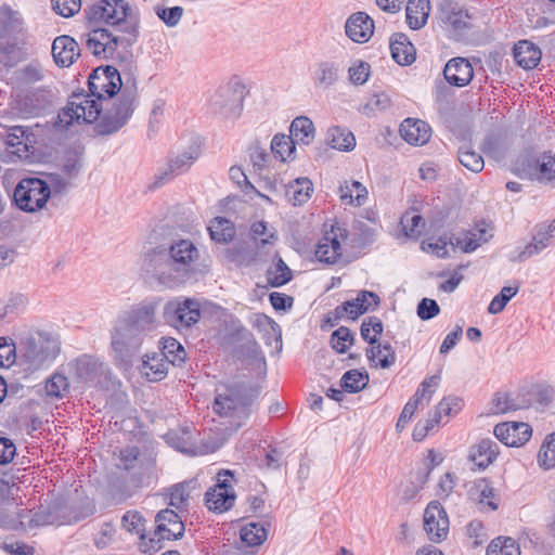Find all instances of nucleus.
Instances as JSON below:
<instances>
[{
  "label": "nucleus",
  "instance_id": "1",
  "mask_svg": "<svg viewBox=\"0 0 555 555\" xmlns=\"http://www.w3.org/2000/svg\"><path fill=\"white\" fill-rule=\"evenodd\" d=\"M158 300H143L124 311L111 331L109 354L115 365L128 370L144 339L157 327Z\"/></svg>",
  "mask_w": 555,
  "mask_h": 555
},
{
  "label": "nucleus",
  "instance_id": "2",
  "mask_svg": "<svg viewBox=\"0 0 555 555\" xmlns=\"http://www.w3.org/2000/svg\"><path fill=\"white\" fill-rule=\"evenodd\" d=\"M125 83L117 68L111 65L93 69L88 79L90 94H73L68 104L57 114L55 125L67 129L74 121L91 124L102 111L99 100L121 93Z\"/></svg>",
  "mask_w": 555,
  "mask_h": 555
},
{
  "label": "nucleus",
  "instance_id": "3",
  "mask_svg": "<svg viewBox=\"0 0 555 555\" xmlns=\"http://www.w3.org/2000/svg\"><path fill=\"white\" fill-rule=\"evenodd\" d=\"M253 389L245 383H233L217 389L212 409L221 417L229 420L232 428H240L250 413Z\"/></svg>",
  "mask_w": 555,
  "mask_h": 555
},
{
  "label": "nucleus",
  "instance_id": "4",
  "mask_svg": "<svg viewBox=\"0 0 555 555\" xmlns=\"http://www.w3.org/2000/svg\"><path fill=\"white\" fill-rule=\"evenodd\" d=\"M138 105V90L133 78L127 79L119 96L100 117L95 131L100 135H109L119 131L132 117Z\"/></svg>",
  "mask_w": 555,
  "mask_h": 555
},
{
  "label": "nucleus",
  "instance_id": "5",
  "mask_svg": "<svg viewBox=\"0 0 555 555\" xmlns=\"http://www.w3.org/2000/svg\"><path fill=\"white\" fill-rule=\"evenodd\" d=\"M138 105V90L133 78L127 79L119 96L100 117L95 131L100 135H109L119 131L132 117Z\"/></svg>",
  "mask_w": 555,
  "mask_h": 555
},
{
  "label": "nucleus",
  "instance_id": "6",
  "mask_svg": "<svg viewBox=\"0 0 555 555\" xmlns=\"http://www.w3.org/2000/svg\"><path fill=\"white\" fill-rule=\"evenodd\" d=\"M138 105V90L133 78L127 79L119 96L100 117L95 131L100 135H109L119 131L132 117Z\"/></svg>",
  "mask_w": 555,
  "mask_h": 555
},
{
  "label": "nucleus",
  "instance_id": "7",
  "mask_svg": "<svg viewBox=\"0 0 555 555\" xmlns=\"http://www.w3.org/2000/svg\"><path fill=\"white\" fill-rule=\"evenodd\" d=\"M23 358L29 369L49 366L60 352V341L51 333L31 331L22 341Z\"/></svg>",
  "mask_w": 555,
  "mask_h": 555
},
{
  "label": "nucleus",
  "instance_id": "8",
  "mask_svg": "<svg viewBox=\"0 0 555 555\" xmlns=\"http://www.w3.org/2000/svg\"><path fill=\"white\" fill-rule=\"evenodd\" d=\"M138 25L127 27L126 36L113 35L104 28H94L86 35V46L99 59L112 57L119 44L131 46L137 41Z\"/></svg>",
  "mask_w": 555,
  "mask_h": 555
},
{
  "label": "nucleus",
  "instance_id": "9",
  "mask_svg": "<svg viewBox=\"0 0 555 555\" xmlns=\"http://www.w3.org/2000/svg\"><path fill=\"white\" fill-rule=\"evenodd\" d=\"M48 199V182L36 177L23 178L13 192V202L25 212L41 210L46 207Z\"/></svg>",
  "mask_w": 555,
  "mask_h": 555
},
{
  "label": "nucleus",
  "instance_id": "10",
  "mask_svg": "<svg viewBox=\"0 0 555 555\" xmlns=\"http://www.w3.org/2000/svg\"><path fill=\"white\" fill-rule=\"evenodd\" d=\"M201 304L197 299L177 297L167 301L163 309L166 324L178 330H189L201 319Z\"/></svg>",
  "mask_w": 555,
  "mask_h": 555
},
{
  "label": "nucleus",
  "instance_id": "11",
  "mask_svg": "<svg viewBox=\"0 0 555 555\" xmlns=\"http://www.w3.org/2000/svg\"><path fill=\"white\" fill-rule=\"evenodd\" d=\"M130 10L129 3L126 0H100L91 5L86 13L90 23L124 26L121 30L127 34L128 26L137 25V23L128 21Z\"/></svg>",
  "mask_w": 555,
  "mask_h": 555
},
{
  "label": "nucleus",
  "instance_id": "12",
  "mask_svg": "<svg viewBox=\"0 0 555 555\" xmlns=\"http://www.w3.org/2000/svg\"><path fill=\"white\" fill-rule=\"evenodd\" d=\"M167 248L158 246L144 254L141 268L149 276L155 279L159 284L167 287H175L180 284Z\"/></svg>",
  "mask_w": 555,
  "mask_h": 555
},
{
  "label": "nucleus",
  "instance_id": "13",
  "mask_svg": "<svg viewBox=\"0 0 555 555\" xmlns=\"http://www.w3.org/2000/svg\"><path fill=\"white\" fill-rule=\"evenodd\" d=\"M233 473L222 470L217 475V483L205 493V504L209 511L223 513L229 511L235 502L233 489Z\"/></svg>",
  "mask_w": 555,
  "mask_h": 555
},
{
  "label": "nucleus",
  "instance_id": "14",
  "mask_svg": "<svg viewBox=\"0 0 555 555\" xmlns=\"http://www.w3.org/2000/svg\"><path fill=\"white\" fill-rule=\"evenodd\" d=\"M438 20L456 39L472 28L473 16L468 10L452 0H444L438 9Z\"/></svg>",
  "mask_w": 555,
  "mask_h": 555
},
{
  "label": "nucleus",
  "instance_id": "15",
  "mask_svg": "<svg viewBox=\"0 0 555 555\" xmlns=\"http://www.w3.org/2000/svg\"><path fill=\"white\" fill-rule=\"evenodd\" d=\"M555 241V219L551 222L539 223L533 229L532 241L522 248L514 250L509 260L513 262H524L525 260L539 255L545 248L553 245Z\"/></svg>",
  "mask_w": 555,
  "mask_h": 555
},
{
  "label": "nucleus",
  "instance_id": "16",
  "mask_svg": "<svg viewBox=\"0 0 555 555\" xmlns=\"http://www.w3.org/2000/svg\"><path fill=\"white\" fill-rule=\"evenodd\" d=\"M167 253L170 255V263L181 284L193 271L194 263L199 257V251L191 241L179 240L167 248Z\"/></svg>",
  "mask_w": 555,
  "mask_h": 555
},
{
  "label": "nucleus",
  "instance_id": "17",
  "mask_svg": "<svg viewBox=\"0 0 555 555\" xmlns=\"http://www.w3.org/2000/svg\"><path fill=\"white\" fill-rule=\"evenodd\" d=\"M380 299L377 294L370 291H361L356 298L347 300L334 309V321L337 322L345 317L356 320L369 310L377 308Z\"/></svg>",
  "mask_w": 555,
  "mask_h": 555
},
{
  "label": "nucleus",
  "instance_id": "18",
  "mask_svg": "<svg viewBox=\"0 0 555 555\" xmlns=\"http://www.w3.org/2000/svg\"><path fill=\"white\" fill-rule=\"evenodd\" d=\"M201 155V147L198 144H191L188 149L178 153L176 156L170 157L168 165L165 169L159 170L155 179V185H163L171 178L182 175L188 171L191 166L197 160Z\"/></svg>",
  "mask_w": 555,
  "mask_h": 555
},
{
  "label": "nucleus",
  "instance_id": "19",
  "mask_svg": "<svg viewBox=\"0 0 555 555\" xmlns=\"http://www.w3.org/2000/svg\"><path fill=\"white\" fill-rule=\"evenodd\" d=\"M109 370L98 358L83 354L76 359L75 374L88 387L101 386Z\"/></svg>",
  "mask_w": 555,
  "mask_h": 555
},
{
  "label": "nucleus",
  "instance_id": "20",
  "mask_svg": "<svg viewBox=\"0 0 555 555\" xmlns=\"http://www.w3.org/2000/svg\"><path fill=\"white\" fill-rule=\"evenodd\" d=\"M424 529L434 542L446 539L449 532V518L439 502L431 501L427 505L424 513Z\"/></svg>",
  "mask_w": 555,
  "mask_h": 555
},
{
  "label": "nucleus",
  "instance_id": "21",
  "mask_svg": "<svg viewBox=\"0 0 555 555\" xmlns=\"http://www.w3.org/2000/svg\"><path fill=\"white\" fill-rule=\"evenodd\" d=\"M156 529L152 542L160 540H177L184 533V525L173 509H163L155 517Z\"/></svg>",
  "mask_w": 555,
  "mask_h": 555
},
{
  "label": "nucleus",
  "instance_id": "22",
  "mask_svg": "<svg viewBox=\"0 0 555 555\" xmlns=\"http://www.w3.org/2000/svg\"><path fill=\"white\" fill-rule=\"evenodd\" d=\"M493 434L505 446L519 447L531 438L532 429L526 423L506 422L498 424Z\"/></svg>",
  "mask_w": 555,
  "mask_h": 555
},
{
  "label": "nucleus",
  "instance_id": "23",
  "mask_svg": "<svg viewBox=\"0 0 555 555\" xmlns=\"http://www.w3.org/2000/svg\"><path fill=\"white\" fill-rule=\"evenodd\" d=\"M341 67L334 60H322L311 68L310 77L315 89L327 90L340 78Z\"/></svg>",
  "mask_w": 555,
  "mask_h": 555
},
{
  "label": "nucleus",
  "instance_id": "24",
  "mask_svg": "<svg viewBox=\"0 0 555 555\" xmlns=\"http://www.w3.org/2000/svg\"><path fill=\"white\" fill-rule=\"evenodd\" d=\"M443 76L449 85L462 88L472 81L474 69L467 59L460 56L453 57L446 64Z\"/></svg>",
  "mask_w": 555,
  "mask_h": 555
},
{
  "label": "nucleus",
  "instance_id": "25",
  "mask_svg": "<svg viewBox=\"0 0 555 555\" xmlns=\"http://www.w3.org/2000/svg\"><path fill=\"white\" fill-rule=\"evenodd\" d=\"M345 30L352 41L364 43L373 35L374 22L366 13L358 12L347 20Z\"/></svg>",
  "mask_w": 555,
  "mask_h": 555
},
{
  "label": "nucleus",
  "instance_id": "26",
  "mask_svg": "<svg viewBox=\"0 0 555 555\" xmlns=\"http://www.w3.org/2000/svg\"><path fill=\"white\" fill-rule=\"evenodd\" d=\"M400 133L405 142L418 146L429 141L431 128L422 119L406 118L400 126Z\"/></svg>",
  "mask_w": 555,
  "mask_h": 555
},
{
  "label": "nucleus",
  "instance_id": "27",
  "mask_svg": "<svg viewBox=\"0 0 555 555\" xmlns=\"http://www.w3.org/2000/svg\"><path fill=\"white\" fill-rule=\"evenodd\" d=\"M79 54L78 43L70 36L63 35L54 39L52 55L57 66H70Z\"/></svg>",
  "mask_w": 555,
  "mask_h": 555
},
{
  "label": "nucleus",
  "instance_id": "28",
  "mask_svg": "<svg viewBox=\"0 0 555 555\" xmlns=\"http://www.w3.org/2000/svg\"><path fill=\"white\" fill-rule=\"evenodd\" d=\"M315 257L320 262L334 264L341 256V244L337 233L332 229L319 241L315 248Z\"/></svg>",
  "mask_w": 555,
  "mask_h": 555
},
{
  "label": "nucleus",
  "instance_id": "29",
  "mask_svg": "<svg viewBox=\"0 0 555 555\" xmlns=\"http://www.w3.org/2000/svg\"><path fill=\"white\" fill-rule=\"evenodd\" d=\"M499 455V446L491 439H482L469 449L468 459L479 469H486Z\"/></svg>",
  "mask_w": 555,
  "mask_h": 555
},
{
  "label": "nucleus",
  "instance_id": "30",
  "mask_svg": "<svg viewBox=\"0 0 555 555\" xmlns=\"http://www.w3.org/2000/svg\"><path fill=\"white\" fill-rule=\"evenodd\" d=\"M529 175L541 183L555 184V154L543 153L529 164Z\"/></svg>",
  "mask_w": 555,
  "mask_h": 555
},
{
  "label": "nucleus",
  "instance_id": "31",
  "mask_svg": "<svg viewBox=\"0 0 555 555\" xmlns=\"http://www.w3.org/2000/svg\"><path fill=\"white\" fill-rule=\"evenodd\" d=\"M540 48L531 41L520 40L514 47V59L524 69L535 68L541 61Z\"/></svg>",
  "mask_w": 555,
  "mask_h": 555
},
{
  "label": "nucleus",
  "instance_id": "32",
  "mask_svg": "<svg viewBox=\"0 0 555 555\" xmlns=\"http://www.w3.org/2000/svg\"><path fill=\"white\" fill-rule=\"evenodd\" d=\"M492 235L486 228H479L467 231L450 241L453 248L459 247L464 253L475 251L481 244L487 243Z\"/></svg>",
  "mask_w": 555,
  "mask_h": 555
},
{
  "label": "nucleus",
  "instance_id": "33",
  "mask_svg": "<svg viewBox=\"0 0 555 555\" xmlns=\"http://www.w3.org/2000/svg\"><path fill=\"white\" fill-rule=\"evenodd\" d=\"M391 56L399 65H410L415 61V48L404 34H395L390 40Z\"/></svg>",
  "mask_w": 555,
  "mask_h": 555
},
{
  "label": "nucleus",
  "instance_id": "34",
  "mask_svg": "<svg viewBox=\"0 0 555 555\" xmlns=\"http://www.w3.org/2000/svg\"><path fill=\"white\" fill-rule=\"evenodd\" d=\"M169 363L158 352L145 354L140 371L150 382H159L168 373Z\"/></svg>",
  "mask_w": 555,
  "mask_h": 555
},
{
  "label": "nucleus",
  "instance_id": "35",
  "mask_svg": "<svg viewBox=\"0 0 555 555\" xmlns=\"http://www.w3.org/2000/svg\"><path fill=\"white\" fill-rule=\"evenodd\" d=\"M430 12L429 0H409L405 8L406 23L413 30L421 29L426 24Z\"/></svg>",
  "mask_w": 555,
  "mask_h": 555
},
{
  "label": "nucleus",
  "instance_id": "36",
  "mask_svg": "<svg viewBox=\"0 0 555 555\" xmlns=\"http://www.w3.org/2000/svg\"><path fill=\"white\" fill-rule=\"evenodd\" d=\"M289 137L296 145H309L315 138V128L312 120L307 116L296 117L289 127Z\"/></svg>",
  "mask_w": 555,
  "mask_h": 555
},
{
  "label": "nucleus",
  "instance_id": "37",
  "mask_svg": "<svg viewBox=\"0 0 555 555\" xmlns=\"http://www.w3.org/2000/svg\"><path fill=\"white\" fill-rule=\"evenodd\" d=\"M284 188L287 201L294 206L305 204L313 192L312 182L308 178H297Z\"/></svg>",
  "mask_w": 555,
  "mask_h": 555
},
{
  "label": "nucleus",
  "instance_id": "38",
  "mask_svg": "<svg viewBox=\"0 0 555 555\" xmlns=\"http://www.w3.org/2000/svg\"><path fill=\"white\" fill-rule=\"evenodd\" d=\"M327 144L335 150L349 152L356 146L354 134L346 127L332 126L326 132Z\"/></svg>",
  "mask_w": 555,
  "mask_h": 555
},
{
  "label": "nucleus",
  "instance_id": "39",
  "mask_svg": "<svg viewBox=\"0 0 555 555\" xmlns=\"http://www.w3.org/2000/svg\"><path fill=\"white\" fill-rule=\"evenodd\" d=\"M367 196V189L359 181H345L339 186V197L346 205L362 206Z\"/></svg>",
  "mask_w": 555,
  "mask_h": 555
},
{
  "label": "nucleus",
  "instance_id": "40",
  "mask_svg": "<svg viewBox=\"0 0 555 555\" xmlns=\"http://www.w3.org/2000/svg\"><path fill=\"white\" fill-rule=\"evenodd\" d=\"M469 495L477 501L481 509L486 507L489 511L498 509V504L494 501V489L487 479L482 478L476 480L474 486L469 489Z\"/></svg>",
  "mask_w": 555,
  "mask_h": 555
},
{
  "label": "nucleus",
  "instance_id": "41",
  "mask_svg": "<svg viewBox=\"0 0 555 555\" xmlns=\"http://www.w3.org/2000/svg\"><path fill=\"white\" fill-rule=\"evenodd\" d=\"M266 278L272 287H281L293 279V272L285 261L275 255L273 263L266 271Z\"/></svg>",
  "mask_w": 555,
  "mask_h": 555
},
{
  "label": "nucleus",
  "instance_id": "42",
  "mask_svg": "<svg viewBox=\"0 0 555 555\" xmlns=\"http://www.w3.org/2000/svg\"><path fill=\"white\" fill-rule=\"evenodd\" d=\"M27 306V298L23 294H11L0 300V321L13 320L22 314Z\"/></svg>",
  "mask_w": 555,
  "mask_h": 555
},
{
  "label": "nucleus",
  "instance_id": "43",
  "mask_svg": "<svg viewBox=\"0 0 555 555\" xmlns=\"http://www.w3.org/2000/svg\"><path fill=\"white\" fill-rule=\"evenodd\" d=\"M208 231L211 240L218 243H228L235 235L233 223L223 217H216L212 219L208 227Z\"/></svg>",
  "mask_w": 555,
  "mask_h": 555
},
{
  "label": "nucleus",
  "instance_id": "44",
  "mask_svg": "<svg viewBox=\"0 0 555 555\" xmlns=\"http://www.w3.org/2000/svg\"><path fill=\"white\" fill-rule=\"evenodd\" d=\"M271 151L274 157L282 162L294 159L296 143L289 135L278 133L271 141Z\"/></svg>",
  "mask_w": 555,
  "mask_h": 555
},
{
  "label": "nucleus",
  "instance_id": "45",
  "mask_svg": "<svg viewBox=\"0 0 555 555\" xmlns=\"http://www.w3.org/2000/svg\"><path fill=\"white\" fill-rule=\"evenodd\" d=\"M158 353L172 365H181L186 357V352L182 345L172 337L164 338Z\"/></svg>",
  "mask_w": 555,
  "mask_h": 555
},
{
  "label": "nucleus",
  "instance_id": "46",
  "mask_svg": "<svg viewBox=\"0 0 555 555\" xmlns=\"http://www.w3.org/2000/svg\"><path fill=\"white\" fill-rule=\"evenodd\" d=\"M30 137H33V133L27 127L12 126L5 130L4 141L10 147H16L17 150L24 147L27 150L28 145L33 142Z\"/></svg>",
  "mask_w": 555,
  "mask_h": 555
},
{
  "label": "nucleus",
  "instance_id": "47",
  "mask_svg": "<svg viewBox=\"0 0 555 555\" xmlns=\"http://www.w3.org/2000/svg\"><path fill=\"white\" fill-rule=\"evenodd\" d=\"M369 360L378 359L382 369H388L396 362V353L389 343H379L376 347L366 350Z\"/></svg>",
  "mask_w": 555,
  "mask_h": 555
},
{
  "label": "nucleus",
  "instance_id": "48",
  "mask_svg": "<svg viewBox=\"0 0 555 555\" xmlns=\"http://www.w3.org/2000/svg\"><path fill=\"white\" fill-rule=\"evenodd\" d=\"M405 236L417 238L422 235L425 229V221L423 217L415 211H406L400 221Z\"/></svg>",
  "mask_w": 555,
  "mask_h": 555
},
{
  "label": "nucleus",
  "instance_id": "49",
  "mask_svg": "<svg viewBox=\"0 0 555 555\" xmlns=\"http://www.w3.org/2000/svg\"><path fill=\"white\" fill-rule=\"evenodd\" d=\"M487 555H520V548L514 539L498 537L488 545Z\"/></svg>",
  "mask_w": 555,
  "mask_h": 555
},
{
  "label": "nucleus",
  "instance_id": "50",
  "mask_svg": "<svg viewBox=\"0 0 555 555\" xmlns=\"http://www.w3.org/2000/svg\"><path fill=\"white\" fill-rule=\"evenodd\" d=\"M369 382L366 373H361L358 370L347 371L340 378V387L344 391L354 393L362 390Z\"/></svg>",
  "mask_w": 555,
  "mask_h": 555
},
{
  "label": "nucleus",
  "instance_id": "51",
  "mask_svg": "<svg viewBox=\"0 0 555 555\" xmlns=\"http://www.w3.org/2000/svg\"><path fill=\"white\" fill-rule=\"evenodd\" d=\"M457 159L462 166L473 172H480L485 167L482 156L470 146H462L457 152Z\"/></svg>",
  "mask_w": 555,
  "mask_h": 555
},
{
  "label": "nucleus",
  "instance_id": "52",
  "mask_svg": "<svg viewBox=\"0 0 555 555\" xmlns=\"http://www.w3.org/2000/svg\"><path fill=\"white\" fill-rule=\"evenodd\" d=\"M241 540L248 546H258L267 539L266 528L257 522H249L241 529Z\"/></svg>",
  "mask_w": 555,
  "mask_h": 555
},
{
  "label": "nucleus",
  "instance_id": "53",
  "mask_svg": "<svg viewBox=\"0 0 555 555\" xmlns=\"http://www.w3.org/2000/svg\"><path fill=\"white\" fill-rule=\"evenodd\" d=\"M463 408V400L455 396H449L443 398L436 406L434 413L430 415L433 418L438 420V424L441 422L442 416L456 415Z\"/></svg>",
  "mask_w": 555,
  "mask_h": 555
},
{
  "label": "nucleus",
  "instance_id": "54",
  "mask_svg": "<svg viewBox=\"0 0 555 555\" xmlns=\"http://www.w3.org/2000/svg\"><path fill=\"white\" fill-rule=\"evenodd\" d=\"M538 464L544 470L555 467V433L547 436L538 452Z\"/></svg>",
  "mask_w": 555,
  "mask_h": 555
},
{
  "label": "nucleus",
  "instance_id": "55",
  "mask_svg": "<svg viewBox=\"0 0 555 555\" xmlns=\"http://www.w3.org/2000/svg\"><path fill=\"white\" fill-rule=\"evenodd\" d=\"M122 528L144 539L145 520L139 512L128 511L121 518Z\"/></svg>",
  "mask_w": 555,
  "mask_h": 555
},
{
  "label": "nucleus",
  "instance_id": "56",
  "mask_svg": "<svg viewBox=\"0 0 555 555\" xmlns=\"http://www.w3.org/2000/svg\"><path fill=\"white\" fill-rule=\"evenodd\" d=\"M391 105L390 96L384 92L373 94L362 106V113L371 116L384 112Z\"/></svg>",
  "mask_w": 555,
  "mask_h": 555
},
{
  "label": "nucleus",
  "instance_id": "57",
  "mask_svg": "<svg viewBox=\"0 0 555 555\" xmlns=\"http://www.w3.org/2000/svg\"><path fill=\"white\" fill-rule=\"evenodd\" d=\"M518 286L503 287L501 292L492 298L488 306V312L491 314H498L503 311L507 302L518 293Z\"/></svg>",
  "mask_w": 555,
  "mask_h": 555
},
{
  "label": "nucleus",
  "instance_id": "58",
  "mask_svg": "<svg viewBox=\"0 0 555 555\" xmlns=\"http://www.w3.org/2000/svg\"><path fill=\"white\" fill-rule=\"evenodd\" d=\"M353 343V335L346 326H340L333 332L331 344L338 353H345Z\"/></svg>",
  "mask_w": 555,
  "mask_h": 555
},
{
  "label": "nucleus",
  "instance_id": "59",
  "mask_svg": "<svg viewBox=\"0 0 555 555\" xmlns=\"http://www.w3.org/2000/svg\"><path fill=\"white\" fill-rule=\"evenodd\" d=\"M69 384L67 377L62 374H53L46 383L47 396L51 398H62L68 390Z\"/></svg>",
  "mask_w": 555,
  "mask_h": 555
},
{
  "label": "nucleus",
  "instance_id": "60",
  "mask_svg": "<svg viewBox=\"0 0 555 555\" xmlns=\"http://www.w3.org/2000/svg\"><path fill=\"white\" fill-rule=\"evenodd\" d=\"M48 180V189H49V198L57 195H62L68 191L72 186L70 180L66 176H62L60 173H49L47 176Z\"/></svg>",
  "mask_w": 555,
  "mask_h": 555
},
{
  "label": "nucleus",
  "instance_id": "61",
  "mask_svg": "<svg viewBox=\"0 0 555 555\" xmlns=\"http://www.w3.org/2000/svg\"><path fill=\"white\" fill-rule=\"evenodd\" d=\"M81 168V157L80 153L77 151H68L65 154L62 171L68 179H74L77 177L79 170Z\"/></svg>",
  "mask_w": 555,
  "mask_h": 555
},
{
  "label": "nucleus",
  "instance_id": "62",
  "mask_svg": "<svg viewBox=\"0 0 555 555\" xmlns=\"http://www.w3.org/2000/svg\"><path fill=\"white\" fill-rule=\"evenodd\" d=\"M218 98H223V94L220 92L216 99H214L211 105L215 107V112H219L224 117H235L240 114L242 109V103L237 99L228 100L225 104H221Z\"/></svg>",
  "mask_w": 555,
  "mask_h": 555
},
{
  "label": "nucleus",
  "instance_id": "63",
  "mask_svg": "<svg viewBox=\"0 0 555 555\" xmlns=\"http://www.w3.org/2000/svg\"><path fill=\"white\" fill-rule=\"evenodd\" d=\"M155 13L167 26L175 27L183 15V8L178 5L172 8L156 7Z\"/></svg>",
  "mask_w": 555,
  "mask_h": 555
},
{
  "label": "nucleus",
  "instance_id": "64",
  "mask_svg": "<svg viewBox=\"0 0 555 555\" xmlns=\"http://www.w3.org/2000/svg\"><path fill=\"white\" fill-rule=\"evenodd\" d=\"M51 2L55 13L63 17L75 15L81 8V0H51Z\"/></svg>",
  "mask_w": 555,
  "mask_h": 555
}]
</instances>
